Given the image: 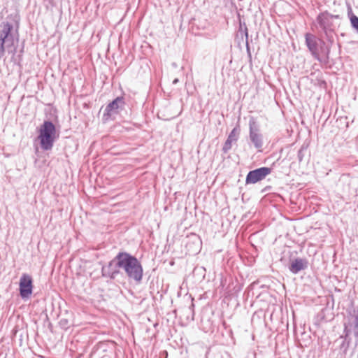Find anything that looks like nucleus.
Masks as SVG:
<instances>
[{"mask_svg":"<svg viewBox=\"0 0 358 358\" xmlns=\"http://www.w3.org/2000/svg\"><path fill=\"white\" fill-rule=\"evenodd\" d=\"M121 272L135 282H141L143 275V269L141 263L134 255L127 252H120Z\"/></svg>","mask_w":358,"mask_h":358,"instance_id":"f257e3e1","label":"nucleus"},{"mask_svg":"<svg viewBox=\"0 0 358 358\" xmlns=\"http://www.w3.org/2000/svg\"><path fill=\"white\" fill-rule=\"evenodd\" d=\"M57 137L55 125L50 120H45L38 129L41 148L45 151L52 150Z\"/></svg>","mask_w":358,"mask_h":358,"instance_id":"f03ea898","label":"nucleus"},{"mask_svg":"<svg viewBox=\"0 0 358 358\" xmlns=\"http://www.w3.org/2000/svg\"><path fill=\"white\" fill-rule=\"evenodd\" d=\"M13 30V24L11 22L4 21L0 24V59L3 57L6 50L13 54L16 51Z\"/></svg>","mask_w":358,"mask_h":358,"instance_id":"7ed1b4c3","label":"nucleus"},{"mask_svg":"<svg viewBox=\"0 0 358 358\" xmlns=\"http://www.w3.org/2000/svg\"><path fill=\"white\" fill-rule=\"evenodd\" d=\"M339 18L338 15H332L327 11L320 13L316 18V27L320 33L324 34L329 41H333V34L335 29L334 19Z\"/></svg>","mask_w":358,"mask_h":358,"instance_id":"20e7f679","label":"nucleus"},{"mask_svg":"<svg viewBox=\"0 0 358 358\" xmlns=\"http://www.w3.org/2000/svg\"><path fill=\"white\" fill-rule=\"evenodd\" d=\"M305 39L308 49L311 52L313 57L317 61H321L320 52L327 56L329 54V48L326 45L324 40L318 38L310 33L306 34Z\"/></svg>","mask_w":358,"mask_h":358,"instance_id":"39448f33","label":"nucleus"},{"mask_svg":"<svg viewBox=\"0 0 358 358\" xmlns=\"http://www.w3.org/2000/svg\"><path fill=\"white\" fill-rule=\"evenodd\" d=\"M344 336L348 343L350 342V335L353 334L356 338H358V306L356 309L349 313L346 320L344 322Z\"/></svg>","mask_w":358,"mask_h":358,"instance_id":"423d86ee","label":"nucleus"},{"mask_svg":"<svg viewBox=\"0 0 358 358\" xmlns=\"http://www.w3.org/2000/svg\"><path fill=\"white\" fill-rule=\"evenodd\" d=\"M121 273L120 256V252H118L108 264L102 266L101 275L104 278L114 280Z\"/></svg>","mask_w":358,"mask_h":358,"instance_id":"0eeeda50","label":"nucleus"},{"mask_svg":"<svg viewBox=\"0 0 358 358\" xmlns=\"http://www.w3.org/2000/svg\"><path fill=\"white\" fill-rule=\"evenodd\" d=\"M249 139L255 148L261 150L264 145L263 136L255 119L251 117L249 120Z\"/></svg>","mask_w":358,"mask_h":358,"instance_id":"6e6552de","label":"nucleus"},{"mask_svg":"<svg viewBox=\"0 0 358 358\" xmlns=\"http://www.w3.org/2000/svg\"><path fill=\"white\" fill-rule=\"evenodd\" d=\"M125 101L123 96H117L109 103L104 110L103 118L107 120L113 115L119 114L124 109Z\"/></svg>","mask_w":358,"mask_h":358,"instance_id":"1a4fd4ad","label":"nucleus"},{"mask_svg":"<svg viewBox=\"0 0 358 358\" xmlns=\"http://www.w3.org/2000/svg\"><path fill=\"white\" fill-rule=\"evenodd\" d=\"M271 168L260 167L252 171H250L245 178V183L255 184L264 180L268 175L271 173Z\"/></svg>","mask_w":358,"mask_h":358,"instance_id":"9d476101","label":"nucleus"},{"mask_svg":"<svg viewBox=\"0 0 358 358\" xmlns=\"http://www.w3.org/2000/svg\"><path fill=\"white\" fill-rule=\"evenodd\" d=\"M20 295L22 299H29L33 291V280L30 275L22 274L20 279Z\"/></svg>","mask_w":358,"mask_h":358,"instance_id":"9b49d317","label":"nucleus"},{"mask_svg":"<svg viewBox=\"0 0 358 358\" xmlns=\"http://www.w3.org/2000/svg\"><path fill=\"white\" fill-rule=\"evenodd\" d=\"M308 266V262L305 258H294L290 260L288 266L289 271L293 274H297L301 271L306 270Z\"/></svg>","mask_w":358,"mask_h":358,"instance_id":"f8f14e48","label":"nucleus"},{"mask_svg":"<svg viewBox=\"0 0 358 358\" xmlns=\"http://www.w3.org/2000/svg\"><path fill=\"white\" fill-rule=\"evenodd\" d=\"M241 129L239 125L236 126L229 133L222 147V152L227 154L232 147L233 143H236L239 138Z\"/></svg>","mask_w":358,"mask_h":358,"instance_id":"ddd939ff","label":"nucleus"},{"mask_svg":"<svg viewBox=\"0 0 358 358\" xmlns=\"http://www.w3.org/2000/svg\"><path fill=\"white\" fill-rule=\"evenodd\" d=\"M350 22L352 27L356 30L358 33V17L354 14H352L350 17Z\"/></svg>","mask_w":358,"mask_h":358,"instance_id":"4468645a","label":"nucleus"},{"mask_svg":"<svg viewBox=\"0 0 358 358\" xmlns=\"http://www.w3.org/2000/svg\"><path fill=\"white\" fill-rule=\"evenodd\" d=\"M306 150H307V147L304 146V145H302L301 147V148L299 150L298 154H297V157H298L299 162H302V160L304 157V155H305V152L306 151Z\"/></svg>","mask_w":358,"mask_h":358,"instance_id":"2eb2a0df","label":"nucleus"},{"mask_svg":"<svg viewBox=\"0 0 358 358\" xmlns=\"http://www.w3.org/2000/svg\"><path fill=\"white\" fill-rule=\"evenodd\" d=\"M59 324L64 329H67L70 326L69 320L66 318H62L59 322Z\"/></svg>","mask_w":358,"mask_h":358,"instance_id":"dca6fc26","label":"nucleus"},{"mask_svg":"<svg viewBox=\"0 0 358 358\" xmlns=\"http://www.w3.org/2000/svg\"><path fill=\"white\" fill-rule=\"evenodd\" d=\"M194 304L193 303V299L192 300V303H191V306L188 308V311L191 313L192 315V320H194Z\"/></svg>","mask_w":358,"mask_h":358,"instance_id":"f3484780","label":"nucleus"},{"mask_svg":"<svg viewBox=\"0 0 358 358\" xmlns=\"http://www.w3.org/2000/svg\"><path fill=\"white\" fill-rule=\"evenodd\" d=\"M178 82H179L178 78H175V79L173 80V85H176Z\"/></svg>","mask_w":358,"mask_h":358,"instance_id":"a211bd4d","label":"nucleus"},{"mask_svg":"<svg viewBox=\"0 0 358 358\" xmlns=\"http://www.w3.org/2000/svg\"><path fill=\"white\" fill-rule=\"evenodd\" d=\"M245 37H246V40H248V33L247 28H245Z\"/></svg>","mask_w":358,"mask_h":358,"instance_id":"6ab92c4d","label":"nucleus"}]
</instances>
